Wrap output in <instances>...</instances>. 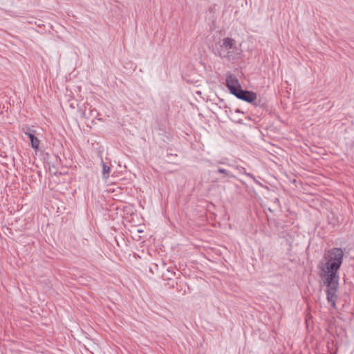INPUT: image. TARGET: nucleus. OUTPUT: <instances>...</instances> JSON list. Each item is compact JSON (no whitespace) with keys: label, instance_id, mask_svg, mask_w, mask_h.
<instances>
[{"label":"nucleus","instance_id":"obj_9","mask_svg":"<svg viewBox=\"0 0 354 354\" xmlns=\"http://www.w3.org/2000/svg\"><path fill=\"white\" fill-rule=\"evenodd\" d=\"M245 175L247 176L248 177H250V178H252L254 183L260 186H263L262 183H260L259 181H258L254 176L252 174H250V173H248V172H245Z\"/></svg>","mask_w":354,"mask_h":354},{"label":"nucleus","instance_id":"obj_13","mask_svg":"<svg viewBox=\"0 0 354 354\" xmlns=\"http://www.w3.org/2000/svg\"><path fill=\"white\" fill-rule=\"evenodd\" d=\"M218 163H219V164H224L223 162H218Z\"/></svg>","mask_w":354,"mask_h":354},{"label":"nucleus","instance_id":"obj_4","mask_svg":"<svg viewBox=\"0 0 354 354\" xmlns=\"http://www.w3.org/2000/svg\"><path fill=\"white\" fill-rule=\"evenodd\" d=\"M21 131L28 136L30 140V145L31 147L37 150L39 147L40 141L35 136L36 131L33 129L32 127H29L28 125H24L21 127Z\"/></svg>","mask_w":354,"mask_h":354},{"label":"nucleus","instance_id":"obj_7","mask_svg":"<svg viewBox=\"0 0 354 354\" xmlns=\"http://www.w3.org/2000/svg\"><path fill=\"white\" fill-rule=\"evenodd\" d=\"M102 178L105 180H106L110 175L111 168L108 165H106V163L104 161H102Z\"/></svg>","mask_w":354,"mask_h":354},{"label":"nucleus","instance_id":"obj_2","mask_svg":"<svg viewBox=\"0 0 354 354\" xmlns=\"http://www.w3.org/2000/svg\"><path fill=\"white\" fill-rule=\"evenodd\" d=\"M237 51L234 39L225 37L221 41L216 54L221 58L230 60L234 59L235 55L238 54Z\"/></svg>","mask_w":354,"mask_h":354},{"label":"nucleus","instance_id":"obj_8","mask_svg":"<svg viewBox=\"0 0 354 354\" xmlns=\"http://www.w3.org/2000/svg\"><path fill=\"white\" fill-rule=\"evenodd\" d=\"M217 171L220 174H223L225 175V176H227L230 178H235V176L231 174L228 170L223 169V168H218Z\"/></svg>","mask_w":354,"mask_h":354},{"label":"nucleus","instance_id":"obj_5","mask_svg":"<svg viewBox=\"0 0 354 354\" xmlns=\"http://www.w3.org/2000/svg\"><path fill=\"white\" fill-rule=\"evenodd\" d=\"M225 81L227 87L234 95H236L239 89H241L240 83L235 75L232 74L227 75Z\"/></svg>","mask_w":354,"mask_h":354},{"label":"nucleus","instance_id":"obj_1","mask_svg":"<svg viewBox=\"0 0 354 354\" xmlns=\"http://www.w3.org/2000/svg\"><path fill=\"white\" fill-rule=\"evenodd\" d=\"M324 258L326 260V277H329L330 279L333 277H339L338 270L342 264L344 259L342 249L339 248L330 249L326 252Z\"/></svg>","mask_w":354,"mask_h":354},{"label":"nucleus","instance_id":"obj_11","mask_svg":"<svg viewBox=\"0 0 354 354\" xmlns=\"http://www.w3.org/2000/svg\"><path fill=\"white\" fill-rule=\"evenodd\" d=\"M274 203H276V204H277V205H278V206H279V198H275L274 199Z\"/></svg>","mask_w":354,"mask_h":354},{"label":"nucleus","instance_id":"obj_6","mask_svg":"<svg viewBox=\"0 0 354 354\" xmlns=\"http://www.w3.org/2000/svg\"><path fill=\"white\" fill-rule=\"evenodd\" d=\"M235 96L240 100L245 101L247 102L253 103L254 105L257 106V104L254 102L256 100L257 95L254 92L249 91L247 90L239 89L236 95Z\"/></svg>","mask_w":354,"mask_h":354},{"label":"nucleus","instance_id":"obj_12","mask_svg":"<svg viewBox=\"0 0 354 354\" xmlns=\"http://www.w3.org/2000/svg\"><path fill=\"white\" fill-rule=\"evenodd\" d=\"M235 111H236V113H241V111H240L239 109H237Z\"/></svg>","mask_w":354,"mask_h":354},{"label":"nucleus","instance_id":"obj_3","mask_svg":"<svg viewBox=\"0 0 354 354\" xmlns=\"http://www.w3.org/2000/svg\"><path fill=\"white\" fill-rule=\"evenodd\" d=\"M339 277H333L330 279L329 277H326L324 282L327 287V300L333 308H335V301L337 297V291L339 286Z\"/></svg>","mask_w":354,"mask_h":354},{"label":"nucleus","instance_id":"obj_10","mask_svg":"<svg viewBox=\"0 0 354 354\" xmlns=\"http://www.w3.org/2000/svg\"><path fill=\"white\" fill-rule=\"evenodd\" d=\"M237 169H239V171H240V173L243 174L245 175V172H247L245 169L242 167H237Z\"/></svg>","mask_w":354,"mask_h":354}]
</instances>
